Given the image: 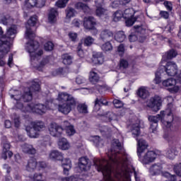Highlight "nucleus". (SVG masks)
Masks as SVG:
<instances>
[{
	"label": "nucleus",
	"instance_id": "f257e3e1",
	"mask_svg": "<svg viewBox=\"0 0 181 181\" xmlns=\"http://www.w3.org/2000/svg\"><path fill=\"white\" fill-rule=\"evenodd\" d=\"M115 148L108 152L109 160L96 158L94 165L98 172H102L105 181H131V173L134 172L136 181H141L136 177L132 166V158L122 149L119 140H113Z\"/></svg>",
	"mask_w": 181,
	"mask_h": 181
},
{
	"label": "nucleus",
	"instance_id": "f03ea898",
	"mask_svg": "<svg viewBox=\"0 0 181 181\" xmlns=\"http://www.w3.org/2000/svg\"><path fill=\"white\" fill-rule=\"evenodd\" d=\"M39 90H40V85L35 82L30 88L29 91L25 92L23 95L21 94V91H16L14 95H11V98L14 100V110H20L22 112H35V114H39L40 115L46 114L47 110H53V105H54V104L52 101L47 102L46 106L42 104L35 105L34 103H31L27 107L23 106L22 101L32 100V93H33V91H39Z\"/></svg>",
	"mask_w": 181,
	"mask_h": 181
},
{
	"label": "nucleus",
	"instance_id": "7ed1b4c3",
	"mask_svg": "<svg viewBox=\"0 0 181 181\" xmlns=\"http://www.w3.org/2000/svg\"><path fill=\"white\" fill-rule=\"evenodd\" d=\"M37 21V18L36 16H32L28 21V24L25 25V37L30 40L26 43L25 50L30 53L32 66L39 71H42L45 66L47 64V59H45L39 62L40 57L43 54V50L39 49V42L34 40L36 37V34L33 30V28L35 27V25H36Z\"/></svg>",
	"mask_w": 181,
	"mask_h": 181
},
{
	"label": "nucleus",
	"instance_id": "20e7f679",
	"mask_svg": "<svg viewBox=\"0 0 181 181\" xmlns=\"http://www.w3.org/2000/svg\"><path fill=\"white\" fill-rule=\"evenodd\" d=\"M148 121L152 122L150 127V131H152V132L156 131L159 121L162 122L164 129L170 131V129H172V122H173V105L169 103L168 108L165 110L160 111L159 115L156 116H149Z\"/></svg>",
	"mask_w": 181,
	"mask_h": 181
},
{
	"label": "nucleus",
	"instance_id": "39448f33",
	"mask_svg": "<svg viewBox=\"0 0 181 181\" xmlns=\"http://www.w3.org/2000/svg\"><path fill=\"white\" fill-rule=\"evenodd\" d=\"M18 35V26L13 25L6 29L4 36L0 40V66H5V56L9 53V49L12 46L13 39Z\"/></svg>",
	"mask_w": 181,
	"mask_h": 181
},
{
	"label": "nucleus",
	"instance_id": "423d86ee",
	"mask_svg": "<svg viewBox=\"0 0 181 181\" xmlns=\"http://www.w3.org/2000/svg\"><path fill=\"white\" fill-rule=\"evenodd\" d=\"M57 100L61 103L58 105V111L65 115L70 114L77 105V99L67 93H59Z\"/></svg>",
	"mask_w": 181,
	"mask_h": 181
},
{
	"label": "nucleus",
	"instance_id": "0eeeda50",
	"mask_svg": "<svg viewBox=\"0 0 181 181\" xmlns=\"http://www.w3.org/2000/svg\"><path fill=\"white\" fill-rule=\"evenodd\" d=\"M45 128V123L42 121L32 122L30 126L25 127L27 135L30 138H38L39 132Z\"/></svg>",
	"mask_w": 181,
	"mask_h": 181
},
{
	"label": "nucleus",
	"instance_id": "6e6552de",
	"mask_svg": "<svg viewBox=\"0 0 181 181\" xmlns=\"http://www.w3.org/2000/svg\"><path fill=\"white\" fill-rule=\"evenodd\" d=\"M146 30L142 26H134V32L135 34H131L129 36V40L130 42H136V40H139L140 42H144L145 37L144 35L145 34V32Z\"/></svg>",
	"mask_w": 181,
	"mask_h": 181
},
{
	"label": "nucleus",
	"instance_id": "1a4fd4ad",
	"mask_svg": "<svg viewBox=\"0 0 181 181\" xmlns=\"http://www.w3.org/2000/svg\"><path fill=\"white\" fill-rule=\"evenodd\" d=\"M148 108H151L154 112H158L162 107V98L160 96L155 95L154 97L151 98L146 104Z\"/></svg>",
	"mask_w": 181,
	"mask_h": 181
},
{
	"label": "nucleus",
	"instance_id": "9d476101",
	"mask_svg": "<svg viewBox=\"0 0 181 181\" xmlns=\"http://www.w3.org/2000/svg\"><path fill=\"white\" fill-rule=\"evenodd\" d=\"M177 81H179V80H177V78H176V79H173V78H170L168 79L164 80L162 82V85L163 86V87H170L168 88V91H170V93H177V91L180 90L179 86L177 85Z\"/></svg>",
	"mask_w": 181,
	"mask_h": 181
},
{
	"label": "nucleus",
	"instance_id": "9b49d317",
	"mask_svg": "<svg viewBox=\"0 0 181 181\" xmlns=\"http://www.w3.org/2000/svg\"><path fill=\"white\" fill-rule=\"evenodd\" d=\"M95 25L97 23L95 22V19L93 17H85L83 19V26L85 29L88 30H92L93 35H97L98 33V30L95 28Z\"/></svg>",
	"mask_w": 181,
	"mask_h": 181
},
{
	"label": "nucleus",
	"instance_id": "f8f14e48",
	"mask_svg": "<svg viewBox=\"0 0 181 181\" xmlns=\"http://www.w3.org/2000/svg\"><path fill=\"white\" fill-rule=\"evenodd\" d=\"M48 131L52 136L60 138L63 135V127L57 123H51L48 127Z\"/></svg>",
	"mask_w": 181,
	"mask_h": 181
},
{
	"label": "nucleus",
	"instance_id": "ddd939ff",
	"mask_svg": "<svg viewBox=\"0 0 181 181\" xmlns=\"http://www.w3.org/2000/svg\"><path fill=\"white\" fill-rule=\"evenodd\" d=\"M45 167L46 163L43 161L37 163V161H36V159L31 158L28 162V164L26 165V170H28V172H33L35 169H36V168L40 170L45 169Z\"/></svg>",
	"mask_w": 181,
	"mask_h": 181
},
{
	"label": "nucleus",
	"instance_id": "4468645a",
	"mask_svg": "<svg viewBox=\"0 0 181 181\" xmlns=\"http://www.w3.org/2000/svg\"><path fill=\"white\" fill-rule=\"evenodd\" d=\"M163 173V163L162 162L155 163L149 168L151 176H159Z\"/></svg>",
	"mask_w": 181,
	"mask_h": 181
},
{
	"label": "nucleus",
	"instance_id": "2eb2a0df",
	"mask_svg": "<svg viewBox=\"0 0 181 181\" xmlns=\"http://www.w3.org/2000/svg\"><path fill=\"white\" fill-rule=\"evenodd\" d=\"M158 152L150 151H148L142 158H141V162L142 163H144L145 165H147V163H152V162H155L156 160V158H158Z\"/></svg>",
	"mask_w": 181,
	"mask_h": 181
},
{
	"label": "nucleus",
	"instance_id": "dca6fc26",
	"mask_svg": "<svg viewBox=\"0 0 181 181\" xmlns=\"http://www.w3.org/2000/svg\"><path fill=\"white\" fill-rule=\"evenodd\" d=\"M165 70L168 76H176L177 77V65L174 62H169L165 66Z\"/></svg>",
	"mask_w": 181,
	"mask_h": 181
},
{
	"label": "nucleus",
	"instance_id": "f3484780",
	"mask_svg": "<svg viewBox=\"0 0 181 181\" xmlns=\"http://www.w3.org/2000/svg\"><path fill=\"white\" fill-rule=\"evenodd\" d=\"M132 134L134 137H138L141 134V128H144V121L137 119L136 123H133L131 126Z\"/></svg>",
	"mask_w": 181,
	"mask_h": 181
},
{
	"label": "nucleus",
	"instance_id": "a211bd4d",
	"mask_svg": "<svg viewBox=\"0 0 181 181\" xmlns=\"http://www.w3.org/2000/svg\"><path fill=\"white\" fill-rule=\"evenodd\" d=\"M95 3L97 7V16H104L105 15H108V10L103 8V4H104V0H95Z\"/></svg>",
	"mask_w": 181,
	"mask_h": 181
},
{
	"label": "nucleus",
	"instance_id": "6ab92c4d",
	"mask_svg": "<svg viewBox=\"0 0 181 181\" xmlns=\"http://www.w3.org/2000/svg\"><path fill=\"white\" fill-rule=\"evenodd\" d=\"M45 4L46 0H25V6L27 8H33V6L43 8Z\"/></svg>",
	"mask_w": 181,
	"mask_h": 181
},
{
	"label": "nucleus",
	"instance_id": "aec40b11",
	"mask_svg": "<svg viewBox=\"0 0 181 181\" xmlns=\"http://www.w3.org/2000/svg\"><path fill=\"white\" fill-rule=\"evenodd\" d=\"M90 167L91 165L88 163V158L86 157H82L79 158L78 168L81 170V172H87V170H90Z\"/></svg>",
	"mask_w": 181,
	"mask_h": 181
},
{
	"label": "nucleus",
	"instance_id": "412c9836",
	"mask_svg": "<svg viewBox=\"0 0 181 181\" xmlns=\"http://www.w3.org/2000/svg\"><path fill=\"white\" fill-rule=\"evenodd\" d=\"M137 141V155L141 156V154L148 149V143L143 139H136Z\"/></svg>",
	"mask_w": 181,
	"mask_h": 181
},
{
	"label": "nucleus",
	"instance_id": "4be33fe9",
	"mask_svg": "<svg viewBox=\"0 0 181 181\" xmlns=\"http://www.w3.org/2000/svg\"><path fill=\"white\" fill-rule=\"evenodd\" d=\"M114 37V33L111 30L103 29L100 31V38L101 40H111Z\"/></svg>",
	"mask_w": 181,
	"mask_h": 181
},
{
	"label": "nucleus",
	"instance_id": "5701e85b",
	"mask_svg": "<svg viewBox=\"0 0 181 181\" xmlns=\"http://www.w3.org/2000/svg\"><path fill=\"white\" fill-rule=\"evenodd\" d=\"M92 64H103L104 63V56L101 52H94L93 54Z\"/></svg>",
	"mask_w": 181,
	"mask_h": 181
},
{
	"label": "nucleus",
	"instance_id": "b1692460",
	"mask_svg": "<svg viewBox=\"0 0 181 181\" xmlns=\"http://www.w3.org/2000/svg\"><path fill=\"white\" fill-rule=\"evenodd\" d=\"M62 166L64 169V175H69V170L71 169V160L69 158H62Z\"/></svg>",
	"mask_w": 181,
	"mask_h": 181
},
{
	"label": "nucleus",
	"instance_id": "393cba45",
	"mask_svg": "<svg viewBox=\"0 0 181 181\" xmlns=\"http://www.w3.org/2000/svg\"><path fill=\"white\" fill-rule=\"evenodd\" d=\"M49 158L51 160H62L63 159V153L57 150H52L49 153Z\"/></svg>",
	"mask_w": 181,
	"mask_h": 181
},
{
	"label": "nucleus",
	"instance_id": "a878e982",
	"mask_svg": "<svg viewBox=\"0 0 181 181\" xmlns=\"http://www.w3.org/2000/svg\"><path fill=\"white\" fill-rule=\"evenodd\" d=\"M89 81L93 84L98 83L100 81V75L96 69H92L89 73Z\"/></svg>",
	"mask_w": 181,
	"mask_h": 181
},
{
	"label": "nucleus",
	"instance_id": "bb28decb",
	"mask_svg": "<svg viewBox=\"0 0 181 181\" xmlns=\"http://www.w3.org/2000/svg\"><path fill=\"white\" fill-rule=\"evenodd\" d=\"M58 148L62 151H69L70 143H69L66 138L60 139L58 141Z\"/></svg>",
	"mask_w": 181,
	"mask_h": 181
},
{
	"label": "nucleus",
	"instance_id": "cd10ccee",
	"mask_svg": "<svg viewBox=\"0 0 181 181\" xmlns=\"http://www.w3.org/2000/svg\"><path fill=\"white\" fill-rule=\"evenodd\" d=\"M137 95L140 97V98H142L143 100H146V98H148L149 97V90L148 88L145 86H141L138 89L137 91Z\"/></svg>",
	"mask_w": 181,
	"mask_h": 181
},
{
	"label": "nucleus",
	"instance_id": "c85d7f7f",
	"mask_svg": "<svg viewBox=\"0 0 181 181\" xmlns=\"http://www.w3.org/2000/svg\"><path fill=\"white\" fill-rule=\"evenodd\" d=\"M108 102L104 98H97L95 100L94 111H99L101 105H107Z\"/></svg>",
	"mask_w": 181,
	"mask_h": 181
},
{
	"label": "nucleus",
	"instance_id": "c756f323",
	"mask_svg": "<svg viewBox=\"0 0 181 181\" xmlns=\"http://www.w3.org/2000/svg\"><path fill=\"white\" fill-rule=\"evenodd\" d=\"M62 181H86V175H72L68 177H62Z\"/></svg>",
	"mask_w": 181,
	"mask_h": 181
},
{
	"label": "nucleus",
	"instance_id": "7c9ffc66",
	"mask_svg": "<svg viewBox=\"0 0 181 181\" xmlns=\"http://www.w3.org/2000/svg\"><path fill=\"white\" fill-rule=\"evenodd\" d=\"M57 15L59 13L57 9L51 8L48 15V20L50 23H54L57 21Z\"/></svg>",
	"mask_w": 181,
	"mask_h": 181
},
{
	"label": "nucleus",
	"instance_id": "2f4dec72",
	"mask_svg": "<svg viewBox=\"0 0 181 181\" xmlns=\"http://www.w3.org/2000/svg\"><path fill=\"white\" fill-rule=\"evenodd\" d=\"M0 23L8 26V25H12V23H13V19L9 16L2 14L0 15Z\"/></svg>",
	"mask_w": 181,
	"mask_h": 181
},
{
	"label": "nucleus",
	"instance_id": "473e14b6",
	"mask_svg": "<svg viewBox=\"0 0 181 181\" xmlns=\"http://www.w3.org/2000/svg\"><path fill=\"white\" fill-rule=\"evenodd\" d=\"M64 127L66 131L67 135H69V136H71V135H74V134H76L74 127H73V125H71V124L69 123V122H64Z\"/></svg>",
	"mask_w": 181,
	"mask_h": 181
},
{
	"label": "nucleus",
	"instance_id": "72a5a7b5",
	"mask_svg": "<svg viewBox=\"0 0 181 181\" xmlns=\"http://www.w3.org/2000/svg\"><path fill=\"white\" fill-rule=\"evenodd\" d=\"M23 152L29 153L30 155H35L36 153V149L33 148V146L30 144H24L22 146Z\"/></svg>",
	"mask_w": 181,
	"mask_h": 181
},
{
	"label": "nucleus",
	"instance_id": "f704fd0d",
	"mask_svg": "<svg viewBox=\"0 0 181 181\" xmlns=\"http://www.w3.org/2000/svg\"><path fill=\"white\" fill-rule=\"evenodd\" d=\"M176 155H177V151L175 148H170L167 149L165 152V156L168 159H175V158H176Z\"/></svg>",
	"mask_w": 181,
	"mask_h": 181
},
{
	"label": "nucleus",
	"instance_id": "c9c22d12",
	"mask_svg": "<svg viewBox=\"0 0 181 181\" xmlns=\"http://www.w3.org/2000/svg\"><path fill=\"white\" fill-rule=\"evenodd\" d=\"M115 39L117 42H119V43L124 42L125 39H127V36H125V34L122 31H119L116 33L115 35Z\"/></svg>",
	"mask_w": 181,
	"mask_h": 181
},
{
	"label": "nucleus",
	"instance_id": "e433bc0d",
	"mask_svg": "<svg viewBox=\"0 0 181 181\" xmlns=\"http://www.w3.org/2000/svg\"><path fill=\"white\" fill-rule=\"evenodd\" d=\"M66 19H71V18H74V16L77 15V11H76V10L71 7H68L66 9Z\"/></svg>",
	"mask_w": 181,
	"mask_h": 181
},
{
	"label": "nucleus",
	"instance_id": "4c0bfd02",
	"mask_svg": "<svg viewBox=\"0 0 181 181\" xmlns=\"http://www.w3.org/2000/svg\"><path fill=\"white\" fill-rule=\"evenodd\" d=\"M63 63L65 66H70L73 63V58L68 54L62 55Z\"/></svg>",
	"mask_w": 181,
	"mask_h": 181
},
{
	"label": "nucleus",
	"instance_id": "58836bf2",
	"mask_svg": "<svg viewBox=\"0 0 181 181\" xmlns=\"http://www.w3.org/2000/svg\"><path fill=\"white\" fill-rule=\"evenodd\" d=\"M177 56V52H176L175 49H170L164 55V57H166L168 60H170Z\"/></svg>",
	"mask_w": 181,
	"mask_h": 181
},
{
	"label": "nucleus",
	"instance_id": "ea45409f",
	"mask_svg": "<svg viewBox=\"0 0 181 181\" xmlns=\"http://www.w3.org/2000/svg\"><path fill=\"white\" fill-rule=\"evenodd\" d=\"M134 16V9L133 8H127L123 13L124 19L132 18Z\"/></svg>",
	"mask_w": 181,
	"mask_h": 181
},
{
	"label": "nucleus",
	"instance_id": "a19ab883",
	"mask_svg": "<svg viewBox=\"0 0 181 181\" xmlns=\"http://www.w3.org/2000/svg\"><path fill=\"white\" fill-rule=\"evenodd\" d=\"M122 18H124V12L122 11L119 10L113 14V21L115 22H118Z\"/></svg>",
	"mask_w": 181,
	"mask_h": 181
},
{
	"label": "nucleus",
	"instance_id": "79ce46f5",
	"mask_svg": "<svg viewBox=\"0 0 181 181\" xmlns=\"http://www.w3.org/2000/svg\"><path fill=\"white\" fill-rule=\"evenodd\" d=\"M100 47L103 52H111L112 50V45L109 41L102 45Z\"/></svg>",
	"mask_w": 181,
	"mask_h": 181
},
{
	"label": "nucleus",
	"instance_id": "37998d69",
	"mask_svg": "<svg viewBox=\"0 0 181 181\" xmlns=\"http://www.w3.org/2000/svg\"><path fill=\"white\" fill-rule=\"evenodd\" d=\"M76 8L77 9H81L83 11V12H88L90 11V8H88V6L86 5L83 3L79 2L76 4Z\"/></svg>",
	"mask_w": 181,
	"mask_h": 181
},
{
	"label": "nucleus",
	"instance_id": "c03bdc74",
	"mask_svg": "<svg viewBox=\"0 0 181 181\" xmlns=\"http://www.w3.org/2000/svg\"><path fill=\"white\" fill-rule=\"evenodd\" d=\"M77 110L81 114H87V112H88L87 105L86 104H79L77 107Z\"/></svg>",
	"mask_w": 181,
	"mask_h": 181
},
{
	"label": "nucleus",
	"instance_id": "a18cd8bd",
	"mask_svg": "<svg viewBox=\"0 0 181 181\" xmlns=\"http://www.w3.org/2000/svg\"><path fill=\"white\" fill-rule=\"evenodd\" d=\"M94 38H93L91 36H88L83 39L85 46H91V45L94 43Z\"/></svg>",
	"mask_w": 181,
	"mask_h": 181
},
{
	"label": "nucleus",
	"instance_id": "49530a36",
	"mask_svg": "<svg viewBox=\"0 0 181 181\" xmlns=\"http://www.w3.org/2000/svg\"><path fill=\"white\" fill-rule=\"evenodd\" d=\"M69 2V0H58L55 5L57 6V8H66V6L67 5V3Z\"/></svg>",
	"mask_w": 181,
	"mask_h": 181
},
{
	"label": "nucleus",
	"instance_id": "de8ad7c7",
	"mask_svg": "<svg viewBox=\"0 0 181 181\" xmlns=\"http://www.w3.org/2000/svg\"><path fill=\"white\" fill-rule=\"evenodd\" d=\"M12 119L14 121V125L16 128H19V126L21 125V120L19 119V117L16 114H13L11 115Z\"/></svg>",
	"mask_w": 181,
	"mask_h": 181
},
{
	"label": "nucleus",
	"instance_id": "09e8293b",
	"mask_svg": "<svg viewBox=\"0 0 181 181\" xmlns=\"http://www.w3.org/2000/svg\"><path fill=\"white\" fill-rule=\"evenodd\" d=\"M53 47H54V45L50 41L47 42L44 45V49L47 52H51V50H53Z\"/></svg>",
	"mask_w": 181,
	"mask_h": 181
},
{
	"label": "nucleus",
	"instance_id": "8fccbe9b",
	"mask_svg": "<svg viewBox=\"0 0 181 181\" xmlns=\"http://www.w3.org/2000/svg\"><path fill=\"white\" fill-rule=\"evenodd\" d=\"M160 81H161L160 71H158L155 74V78L153 81V83H154V84H159Z\"/></svg>",
	"mask_w": 181,
	"mask_h": 181
},
{
	"label": "nucleus",
	"instance_id": "3c124183",
	"mask_svg": "<svg viewBox=\"0 0 181 181\" xmlns=\"http://www.w3.org/2000/svg\"><path fill=\"white\" fill-rule=\"evenodd\" d=\"M126 19V25L127 26H132L135 22H136V18L135 17H132L129 18H125Z\"/></svg>",
	"mask_w": 181,
	"mask_h": 181
},
{
	"label": "nucleus",
	"instance_id": "603ef678",
	"mask_svg": "<svg viewBox=\"0 0 181 181\" xmlns=\"http://www.w3.org/2000/svg\"><path fill=\"white\" fill-rule=\"evenodd\" d=\"M129 64L128 63V61H127V59H120V62H119V69H127Z\"/></svg>",
	"mask_w": 181,
	"mask_h": 181
},
{
	"label": "nucleus",
	"instance_id": "864d4df0",
	"mask_svg": "<svg viewBox=\"0 0 181 181\" xmlns=\"http://www.w3.org/2000/svg\"><path fill=\"white\" fill-rule=\"evenodd\" d=\"M117 53L119 56H124V53H125V46L124 44H120L117 47Z\"/></svg>",
	"mask_w": 181,
	"mask_h": 181
},
{
	"label": "nucleus",
	"instance_id": "5fc2aeb1",
	"mask_svg": "<svg viewBox=\"0 0 181 181\" xmlns=\"http://www.w3.org/2000/svg\"><path fill=\"white\" fill-rule=\"evenodd\" d=\"M174 172L177 176L181 177V163L175 164L174 165Z\"/></svg>",
	"mask_w": 181,
	"mask_h": 181
},
{
	"label": "nucleus",
	"instance_id": "6e6d98bb",
	"mask_svg": "<svg viewBox=\"0 0 181 181\" xmlns=\"http://www.w3.org/2000/svg\"><path fill=\"white\" fill-rule=\"evenodd\" d=\"M113 104L115 108H122V107H124V103L121 100L117 99H115L113 100Z\"/></svg>",
	"mask_w": 181,
	"mask_h": 181
},
{
	"label": "nucleus",
	"instance_id": "4d7b16f0",
	"mask_svg": "<svg viewBox=\"0 0 181 181\" xmlns=\"http://www.w3.org/2000/svg\"><path fill=\"white\" fill-rule=\"evenodd\" d=\"M90 140L94 142L97 145H100V142H101V139L98 136H90Z\"/></svg>",
	"mask_w": 181,
	"mask_h": 181
},
{
	"label": "nucleus",
	"instance_id": "13d9d810",
	"mask_svg": "<svg viewBox=\"0 0 181 181\" xmlns=\"http://www.w3.org/2000/svg\"><path fill=\"white\" fill-rule=\"evenodd\" d=\"M6 155H8L9 158H12L13 153L8 150L6 151H4V153L2 154V158L3 159H4V160H6V159H8V156Z\"/></svg>",
	"mask_w": 181,
	"mask_h": 181
},
{
	"label": "nucleus",
	"instance_id": "bf43d9fd",
	"mask_svg": "<svg viewBox=\"0 0 181 181\" xmlns=\"http://www.w3.org/2000/svg\"><path fill=\"white\" fill-rule=\"evenodd\" d=\"M81 43H79L77 47V50H78V55L79 56V57H84V51H83L81 49Z\"/></svg>",
	"mask_w": 181,
	"mask_h": 181
},
{
	"label": "nucleus",
	"instance_id": "052dcab7",
	"mask_svg": "<svg viewBox=\"0 0 181 181\" xmlns=\"http://www.w3.org/2000/svg\"><path fill=\"white\" fill-rule=\"evenodd\" d=\"M95 91L93 90L92 89H88V88H86L81 89V94H83V95H87V94H90V93H95Z\"/></svg>",
	"mask_w": 181,
	"mask_h": 181
},
{
	"label": "nucleus",
	"instance_id": "680f3d73",
	"mask_svg": "<svg viewBox=\"0 0 181 181\" xmlns=\"http://www.w3.org/2000/svg\"><path fill=\"white\" fill-rule=\"evenodd\" d=\"M77 33H74V32H70L69 33V39H71V40H72V42H76V40L77 39Z\"/></svg>",
	"mask_w": 181,
	"mask_h": 181
},
{
	"label": "nucleus",
	"instance_id": "e2e57ef3",
	"mask_svg": "<svg viewBox=\"0 0 181 181\" xmlns=\"http://www.w3.org/2000/svg\"><path fill=\"white\" fill-rule=\"evenodd\" d=\"M95 88L98 89V91L99 93H103V91H107V90H108V88L107 86H103L100 85H97L95 86Z\"/></svg>",
	"mask_w": 181,
	"mask_h": 181
},
{
	"label": "nucleus",
	"instance_id": "0e129e2a",
	"mask_svg": "<svg viewBox=\"0 0 181 181\" xmlns=\"http://www.w3.org/2000/svg\"><path fill=\"white\" fill-rule=\"evenodd\" d=\"M76 81L77 84H84V83H86V79L83 76H78Z\"/></svg>",
	"mask_w": 181,
	"mask_h": 181
},
{
	"label": "nucleus",
	"instance_id": "69168bd1",
	"mask_svg": "<svg viewBox=\"0 0 181 181\" xmlns=\"http://www.w3.org/2000/svg\"><path fill=\"white\" fill-rule=\"evenodd\" d=\"M160 15L161 18H163V19H168L169 18V13L168 11H161L160 12Z\"/></svg>",
	"mask_w": 181,
	"mask_h": 181
},
{
	"label": "nucleus",
	"instance_id": "338daca9",
	"mask_svg": "<svg viewBox=\"0 0 181 181\" xmlns=\"http://www.w3.org/2000/svg\"><path fill=\"white\" fill-rule=\"evenodd\" d=\"M164 6H165V8L168 11H172V9L173 8L172 7V3H170L169 1H165Z\"/></svg>",
	"mask_w": 181,
	"mask_h": 181
},
{
	"label": "nucleus",
	"instance_id": "774afa93",
	"mask_svg": "<svg viewBox=\"0 0 181 181\" xmlns=\"http://www.w3.org/2000/svg\"><path fill=\"white\" fill-rule=\"evenodd\" d=\"M72 24L74 25V26L79 28L80 25H81V21L78 19H74L72 22Z\"/></svg>",
	"mask_w": 181,
	"mask_h": 181
}]
</instances>
